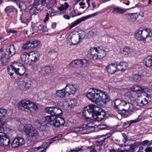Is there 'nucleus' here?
I'll list each match as a JSON object with an SVG mask.
<instances>
[{
	"mask_svg": "<svg viewBox=\"0 0 152 152\" xmlns=\"http://www.w3.org/2000/svg\"><path fill=\"white\" fill-rule=\"evenodd\" d=\"M107 72L111 74H113L117 71V68L113 64H110L106 68Z\"/></svg>",
	"mask_w": 152,
	"mask_h": 152,
	"instance_id": "26",
	"label": "nucleus"
},
{
	"mask_svg": "<svg viewBox=\"0 0 152 152\" xmlns=\"http://www.w3.org/2000/svg\"><path fill=\"white\" fill-rule=\"evenodd\" d=\"M76 104L74 100H71L67 102H66L64 106L67 107L69 109L73 108L75 105Z\"/></svg>",
	"mask_w": 152,
	"mask_h": 152,
	"instance_id": "35",
	"label": "nucleus"
},
{
	"mask_svg": "<svg viewBox=\"0 0 152 152\" xmlns=\"http://www.w3.org/2000/svg\"><path fill=\"white\" fill-rule=\"evenodd\" d=\"M49 18V14L48 13H47L46 14V17H45V19L43 21L44 22H46L48 20Z\"/></svg>",
	"mask_w": 152,
	"mask_h": 152,
	"instance_id": "57",
	"label": "nucleus"
},
{
	"mask_svg": "<svg viewBox=\"0 0 152 152\" xmlns=\"http://www.w3.org/2000/svg\"><path fill=\"white\" fill-rule=\"evenodd\" d=\"M68 38L69 39H70L69 41H71L72 44L73 45L78 44L80 41L78 38V36L75 34H73L72 36L69 35Z\"/></svg>",
	"mask_w": 152,
	"mask_h": 152,
	"instance_id": "24",
	"label": "nucleus"
},
{
	"mask_svg": "<svg viewBox=\"0 0 152 152\" xmlns=\"http://www.w3.org/2000/svg\"><path fill=\"white\" fill-rule=\"evenodd\" d=\"M104 136V135H98L97 136L96 138L98 139L99 140L97 141L96 142V145L97 146H102L103 143H104V138H103V139L102 140L100 139L102 137H103Z\"/></svg>",
	"mask_w": 152,
	"mask_h": 152,
	"instance_id": "33",
	"label": "nucleus"
},
{
	"mask_svg": "<svg viewBox=\"0 0 152 152\" xmlns=\"http://www.w3.org/2000/svg\"><path fill=\"white\" fill-rule=\"evenodd\" d=\"M70 15L72 17H74L76 16V10H75L72 11L70 13Z\"/></svg>",
	"mask_w": 152,
	"mask_h": 152,
	"instance_id": "53",
	"label": "nucleus"
},
{
	"mask_svg": "<svg viewBox=\"0 0 152 152\" xmlns=\"http://www.w3.org/2000/svg\"><path fill=\"white\" fill-rule=\"evenodd\" d=\"M132 105L125 101L120 99H117L114 102V107L117 111H122V113L125 114L129 112L132 111L131 107Z\"/></svg>",
	"mask_w": 152,
	"mask_h": 152,
	"instance_id": "4",
	"label": "nucleus"
},
{
	"mask_svg": "<svg viewBox=\"0 0 152 152\" xmlns=\"http://www.w3.org/2000/svg\"><path fill=\"white\" fill-rule=\"evenodd\" d=\"M16 52V49L14 45L8 46L5 51L1 55L0 59L2 65L3 66L7 65L10 61V58L14 55Z\"/></svg>",
	"mask_w": 152,
	"mask_h": 152,
	"instance_id": "3",
	"label": "nucleus"
},
{
	"mask_svg": "<svg viewBox=\"0 0 152 152\" xmlns=\"http://www.w3.org/2000/svg\"><path fill=\"white\" fill-rule=\"evenodd\" d=\"M18 6L20 11H23L24 12H27V7L25 4L23 2L20 3L19 4Z\"/></svg>",
	"mask_w": 152,
	"mask_h": 152,
	"instance_id": "40",
	"label": "nucleus"
},
{
	"mask_svg": "<svg viewBox=\"0 0 152 152\" xmlns=\"http://www.w3.org/2000/svg\"><path fill=\"white\" fill-rule=\"evenodd\" d=\"M79 60H75L72 61L69 64V67L72 68L76 67L79 65Z\"/></svg>",
	"mask_w": 152,
	"mask_h": 152,
	"instance_id": "43",
	"label": "nucleus"
},
{
	"mask_svg": "<svg viewBox=\"0 0 152 152\" xmlns=\"http://www.w3.org/2000/svg\"><path fill=\"white\" fill-rule=\"evenodd\" d=\"M151 99L150 95L147 94L145 97L142 99L137 100L136 102V105L141 107L145 105L150 102Z\"/></svg>",
	"mask_w": 152,
	"mask_h": 152,
	"instance_id": "13",
	"label": "nucleus"
},
{
	"mask_svg": "<svg viewBox=\"0 0 152 152\" xmlns=\"http://www.w3.org/2000/svg\"><path fill=\"white\" fill-rule=\"evenodd\" d=\"M69 5L67 3L65 2L64 4H62L59 7V10L61 11L64 10H66L69 7Z\"/></svg>",
	"mask_w": 152,
	"mask_h": 152,
	"instance_id": "45",
	"label": "nucleus"
},
{
	"mask_svg": "<svg viewBox=\"0 0 152 152\" xmlns=\"http://www.w3.org/2000/svg\"><path fill=\"white\" fill-rule=\"evenodd\" d=\"M45 0H34V4L37 6H42L45 4Z\"/></svg>",
	"mask_w": 152,
	"mask_h": 152,
	"instance_id": "38",
	"label": "nucleus"
},
{
	"mask_svg": "<svg viewBox=\"0 0 152 152\" xmlns=\"http://www.w3.org/2000/svg\"><path fill=\"white\" fill-rule=\"evenodd\" d=\"M144 148L142 146L140 147L138 151V152H143L142 151H141V150H143L144 149Z\"/></svg>",
	"mask_w": 152,
	"mask_h": 152,
	"instance_id": "64",
	"label": "nucleus"
},
{
	"mask_svg": "<svg viewBox=\"0 0 152 152\" xmlns=\"http://www.w3.org/2000/svg\"><path fill=\"white\" fill-rule=\"evenodd\" d=\"M22 48L24 50L32 48L30 40L27 41L25 43L23 44L22 46Z\"/></svg>",
	"mask_w": 152,
	"mask_h": 152,
	"instance_id": "37",
	"label": "nucleus"
},
{
	"mask_svg": "<svg viewBox=\"0 0 152 152\" xmlns=\"http://www.w3.org/2000/svg\"><path fill=\"white\" fill-rule=\"evenodd\" d=\"M149 142V141L148 140H146L141 142V144L145 145L146 144L147 145Z\"/></svg>",
	"mask_w": 152,
	"mask_h": 152,
	"instance_id": "56",
	"label": "nucleus"
},
{
	"mask_svg": "<svg viewBox=\"0 0 152 152\" xmlns=\"http://www.w3.org/2000/svg\"><path fill=\"white\" fill-rule=\"evenodd\" d=\"M134 80L136 82L140 81L142 78V76L141 75L135 74L133 76Z\"/></svg>",
	"mask_w": 152,
	"mask_h": 152,
	"instance_id": "46",
	"label": "nucleus"
},
{
	"mask_svg": "<svg viewBox=\"0 0 152 152\" xmlns=\"http://www.w3.org/2000/svg\"><path fill=\"white\" fill-rule=\"evenodd\" d=\"M97 110V112L95 113L94 115L93 119L94 121H101L104 118V114H102V116L101 113L99 112V108L98 107V109H96Z\"/></svg>",
	"mask_w": 152,
	"mask_h": 152,
	"instance_id": "23",
	"label": "nucleus"
},
{
	"mask_svg": "<svg viewBox=\"0 0 152 152\" xmlns=\"http://www.w3.org/2000/svg\"><path fill=\"white\" fill-rule=\"evenodd\" d=\"M74 150L75 152L79 151H81V150H82V147L77 148H76L75 149H74Z\"/></svg>",
	"mask_w": 152,
	"mask_h": 152,
	"instance_id": "61",
	"label": "nucleus"
},
{
	"mask_svg": "<svg viewBox=\"0 0 152 152\" xmlns=\"http://www.w3.org/2000/svg\"><path fill=\"white\" fill-rule=\"evenodd\" d=\"M97 15V13H94L91 15H89L88 16L82 17L80 18L79 19L72 23V25H71L70 27V28H71L74 27V26L79 24L82 21L85 20H86L88 18H90L92 17L96 16Z\"/></svg>",
	"mask_w": 152,
	"mask_h": 152,
	"instance_id": "15",
	"label": "nucleus"
},
{
	"mask_svg": "<svg viewBox=\"0 0 152 152\" xmlns=\"http://www.w3.org/2000/svg\"><path fill=\"white\" fill-rule=\"evenodd\" d=\"M30 41L32 48H35L37 47L39 43V41L35 39L30 40Z\"/></svg>",
	"mask_w": 152,
	"mask_h": 152,
	"instance_id": "44",
	"label": "nucleus"
},
{
	"mask_svg": "<svg viewBox=\"0 0 152 152\" xmlns=\"http://www.w3.org/2000/svg\"><path fill=\"white\" fill-rule=\"evenodd\" d=\"M34 124L38 130L41 133L39 136L42 137L45 132V128L47 126V123L46 121L45 120V121H42L40 119H37L34 121Z\"/></svg>",
	"mask_w": 152,
	"mask_h": 152,
	"instance_id": "9",
	"label": "nucleus"
},
{
	"mask_svg": "<svg viewBox=\"0 0 152 152\" xmlns=\"http://www.w3.org/2000/svg\"><path fill=\"white\" fill-rule=\"evenodd\" d=\"M34 129L31 124H27L24 125L23 128V130L24 132L27 135Z\"/></svg>",
	"mask_w": 152,
	"mask_h": 152,
	"instance_id": "27",
	"label": "nucleus"
},
{
	"mask_svg": "<svg viewBox=\"0 0 152 152\" xmlns=\"http://www.w3.org/2000/svg\"><path fill=\"white\" fill-rule=\"evenodd\" d=\"M75 35L78 36V38L80 41L83 39L85 37V32L82 31H78V33Z\"/></svg>",
	"mask_w": 152,
	"mask_h": 152,
	"instance_id": "42",
	"label": "nucleus"
},
{
	"mask_svg": "<svg viewBox=\"0 0 152 152\" xmlns=\"http://www.w3.org/2000/svg\"><path fill=\"white\" fill-rule=\"evenodd\" d=\"M7 115V112L6 110L3 108H0V129L3 125L1 118L6 117Z\"/></svg>",
	"mask_w": 152,
	"mask_h": 152,
	"instance_id": "25",
	"label": "nucleus"
},
{
	"mask_svg": "<svg viewBox=\"0 0 152 152\" xmlns=\"http://www.w3.org/2000/svg\"><path fill=\"white\" fill-rule=\"evenodd\" d=\"M51 70L50 67L46 66L41 69L40 71V73L42 75H46L51 72Z\"/></svg>",
	"mask_w": 152,
	"mask_h": 152,
	"instance_id": "28",
	"label": "nucleus"
},
{
	"mask_svg": "<svg viewBox=\"0 0 152 152\" xmlns=\"http://www.w3.org/2000/svg\"><path fill=\"white\" fill-rule=\"evenodd\" d=\"M147 32L143 30L139 29L134 32L135 38L138 40L145 41L147 37Z\"/></svg>",
	"mask_w": 152,
	"mask_h": 152,
	"instance_id": "11",
	"label": "nucleus"
},
{
	"mask_svg": "<svg viewBox=\"0 0 152 152\" xmlns=\"http://www.w3.org/2000/svg\"><path fill=\"white\" fill-rule=\"evenodd\" d=\"M104 92L101 90L91 88L87 93L86 96L89 99H91L94 103L101 106H103L104 104L103 95Z\"/></svg>",
	"mask_w": 152,
	"mask_h": 152,
	"instance_id": "1",
	"label": "nucleus"
},
{
	"mask_svg": "<svg viewBox=\"0 0 152 152\" xmlns=\"http://www.w3.org/2000/svg\"><path fill=\"white\" fill-rule=\"evenodd\" d=\"M45 110L46 112L51 115V116H54V117L56 116H61L62 115V111L58 107H49L46 108Z\"/></svg>",
	"mask_w": 152,
	"mask_h": 152,
	"instance_id": "10",
	"label": "nucleus"
},
{
	"mask_svg": "<svg viewBox=\"0 0 152 152\" xmlns=\"http://www.w3.org/2000/svg\"><path fill=\"white\" fill-rule=\"evenodd\" d=\"M56 23H53L52 24L51 27L53 28H54L56 27Z\"/></svg>",
	"mask_w": 152,
	"mask_h": 152,
	"instance_id": "63",
	"label": "nucleus"
},
{
	"mask_svg": "<svg viewBox=\"0 0 152 152\" xmlns=\"http://www.w3.org/2000/svg\"><path fill=\"white\" fill-rule=\"evenodd\" d=\"M145 65L148 67L152 66V63L150 58H147L145 60Z\"/></svg>",
	"mask_w": 152,
	"mask_h": 152,
	"instance_id": "47",
	"label": "nucleus"
},
{
	"mask_svg": "<svg viewBox=\"0 0 152 152\" xmlns=\"http://www.w3.org/2000/svg\"><path fill=\"white\" fill-rule=\"evenodd\" d=\"M130 148H129V150L131 152H134L135 150V147L134 146L133 144H131L129 145Z\"/></svg>",
	"mask_w": 152,
	"mask_h": 152,
	"instance_id": "52",
	"label": "nucleus"
},
{
	"mask_svg": "<svg viewBox=\"0 0 152 152\" xmlns=\"http://www.w3.org/2000/svg\"><path fill=\"white\" fill-rule=\"evenodd\" d=\"M125 95L127 96L128 98H130V99H132L133 98V94L130 91H128L125 93Z\"/></svg>",
	"mask_w": 152,
	"mask_h": 152,
	"instance_id": "49",
	"label": "nucleus"
},
{
	"mask_svg": "<svg viewBox=\"0 0 152 152\" xmlns=\"http://www.w3.org/2000/svg\"><path fill=\"white\" fill-rule=\"evenodd\" d=\"M18 87L21 89L28 88L32 86L31 81L29 79L24 80L20 81L18 82Z\"/></svg>",
	"mask_w": 152,
	"mask_h": 152,
	"instance_id": "12",
	"label": "nucleus"
},
{
	"mask_svg": "<svg viewBox=\"0 0 152 152\" xmlns=\"http://www.w3.org/2000/svg\"><path fill=\"white\" fill-rule=\"evenodd\" d=\"M110 98L109 95L105 93V104L107 103L110 100Z\"/></svg>",
	"mask_w": 152,
	"mask_h": 152,
	"instance_id": "48",
	"label": "nucleus"
},
{
	"mask_svg": "<svg viewBox=\"0 0 152 152\" xmlns=\"http://www.w3.org/2000/svg\"><path fill=\"white\" fill-rule=\"evenodd\" d=\"M18 107L28 113H34L38 109L37 106L31 102L24 99L18 103Z\"/></svg>",
	"mask_w": 152,
	"mask_h": 152,
	"instance_id": "5",
	"label": "nucleus"
},
{
	"mask_svg": "<svg viewBox=\"0 0 152 152\" xmlns=\"http://www.w3.org/2000/svg\"><path fill=\"white\" fill-rule=\"evenodd\" d=\"M29 54L30 57L31 63V62H35L39 60L40 56L37 51H32L29 53Z\"/></svg>",
	"mask_w": 152,
	"mask_h": 152,
	"instance_id": "19",
	"label": "nucleus"
},
{
	"mask_svg": "<svg viewBox=\"0 0 152 152\" xmlns=\"http://www.w3.org/2000/svg\"><path fill=\"white\" fill-rule=\"evenodd\" d=\"M126 18L128 21L134 22L137 20L139 17V14L135 13H126Z\"/></svg>",
	"mask_w": 152,
	"mask_h": 152,
	"instance_id": "21",
	"label": "nucleus"
},
{
	"mask_svg": "<svg viewBox=\"0 0 152 152\" xmlns=\"http://www.w3.org/2000/svg\"><path fill=\"white\" fill-rule=\"evenodd\" d=\"M103 52V50H98L96 48H91L88 51L87 55L88 58L95 60L103 58L104 56V54L102 53Z\"/></svg>",
	"mask_w": 152,
	"mask_h": 152,
	"instance_id": "8",
	"label": "nucleus"
},
{
	"mask_svg": "<svg viewBox=\"0 0 152 152\" xmlns=\"http://www.w3.org/2000/svg\"><path fill=\"white\" fill-rule=\"evenodd\" d=\"M98 107L95 105L90 104L89 106L85 107L83 112V115L85 117L86 119L88 121H90L93 119L94 114L97 112L96 110Z\"/></svg>",
	"mask_w": 152,
	"mask_h": 152,
	"instance_id": "7",
	"label": "nucleus"
},
{
	"mask_svg": "<svg viewBox=\"0 0 152 152\" xmlns=\"http://www.w3.org/2000/svg\"><path fill=\"white\" fill-rule=\"evenodd\" d=\"M10 142V139L7 136L2 132L0 133V145L2 146H7Z\"/></svg>",
	"mask_w": 152,
	"mask_h": 152,
	"instance_id": "14",
	"label": "nucleus"
},
{
	"mask_svg": "<svg viewBox=\"0 0 152 152\" xmlns=\"http://www.w3.org/2000/svg\"><path fill=\"white\" fill-rule=\"evenodd\" d=\"M120 50L122 53L125 55H129L131 52L130 48L128 47H126L124 48H122Z\"/></svg>",
	"mask_w": 152,
	"mask_h": 152,
	"instance_id": "36",
	"label": "nucleus"
},
{
	"mask_svg": "<svg viewBox=\"0 0 152 152\" xmlns=\"http://www.w3.org/2000/svg\"><path fill=\"white\" fill-rule=\"evenodd\" d=\"M81 129L82 131V134H86L87 133L86 132H84L85 131H88L90 130L91 128H94V126L92 125V124L91 123H88L87 124H84L80 126Z\"/></svg>",
	"mask_w": 152,
	"mask_h": 152,
	"instance_id": "22",
	"label": "nucleus"
},
{
	"mask_svg": "<svg viewBox=\"0 0 152 152\" xmlns=\"http://www.w3.org/2000/svg\"><path fill=\"white\" fill-rule=\"evenodd\" d=\"M112 134L111 133H107L106 134H105V139L106 138H107L108 137H111L112 136Z\"/></svg>",
	"mask_w": 152,
	"mask_h": 152,
	"instance_id": "60",
	"label": "nucleus"
},
{
	"mask_svg": "<svg viewBox=\"0 0 152 152\" xmlns=\"http://www.w3.org/2000/svg\"><path fill=\"white\" fill-rule=\"evenodd\" d=\"M40 134L39 135V133H38L37 131L35 129H33L28 135V139L30 141L33 142L34 141L37 139L38 136H39L41 134V133L40 132Z\"/></svg>",
	"mask_w": 152,
	"mask_h": 152,
	"instance_id": "17",
	"label": "nucleus"
},
{
	"mask_svg": "<svg viewBox=\"0 0 152 152\" xmlns=\"http://www.w3.org/2000/svg\"><path fill=\"white\" fill-rule=\"evenodd\" d=\"M24 143V140L23 138H15L11 143V146L12 148H17L22 145Z\"/></svg>",
	"mask_w": 152,
	"mask_h": 152,
	"instance_id": "16",
	"label": "nucleus"
},
{
	"mask_svg": "<svg viewBox=\"0 0 152 152\" xmlns=\"http://www.w3.org/2000/svg\"><path fill=\"white\" fill-rule=\"evenodd\" d=\"M8 74L12 79H15L16 74L21 76L25 72V68L22 64L20 63H14L10 66L7 68Z\"/></svg>",
	"mask_w": 152,
	"mask_h": 152,
	"instance_id": "2",
	"label": "nucleus"
},
{
	"mask_svg": "<svg viewBox=\"0 0 152 152\" xmlns=\"http://www.w3.org/2000/svg\"><path fill=\"white\" fill-rule=\"evenodd\" d=\"M82 150H86L88 149V146H82Z\"/></svg>",
	"mask_w": 152,
	"mask_h": 152,
	"instance_id": "62",
	"label": "nucleus"
},
{
	"mask_svg": "<svg viewBox=\"0 0 152 152\" xmlns=\"http://www.w3.org/2000/svg\"><path fill=\"white\" fill-rule=\"evenodd\" d=\"M116 67L118 70H121L122 71H124L126 69H124V67L126 65V64L125 62H121L119 63L116 64Z\"/></svg>",
	"mask_w": 152,
	"mask_h": 152,
	"instance_id": "32",
	"label": "nucleus"
},
{
	"mask_svg": "<svg viewBox=\"0 0 152 152\" xmlns=\"http://www.w3.org/2000/svg\"><path fill=\"white\" fill-rule=\"evenodd\" d=\"M14 10L15 9L14 7L11 6H9L5 8V11L7 14V15L9 16V14L11 12H13Z\"/></svg>",
	"mask_w": 152,
	"mask_h": 152,
	"instance_id": "41",
	"label": "nucleus"
},
{
	"mask_svg": "<svg viewBox=\"0 0 152 152\" xmlns=\"http://www.w3.org/2000/svg\"><path fill=\"white\" fill-rule=\"evenodd\" d=\"M140 120V119L138 118L137 119L127 121L124 123V124L123 126V128H126L128 127L132 124L139 121Z\"/></svg>",
	"mask_w": 152,
	"mask_h": 152,
	"instance_id": "31",
	"label": "nucleus"
},
{
	"mask_svg": "<svg viewBox=\"0 0 152 152\" xmlns=\"http://www.w3.org/2000/svg\"><path fill=\"white\" fill-rule=\"evenodd\" d=\"M44 28V27L43 25L40 24L39 27V29L40 30H42L43 32H44L45 31Z\"/></svg>",
	"mask_w": 152,
	"mask_h": 152,
	"instance_id": "58",
	"label": "nucleus"
},
{
	"mask_svg": "<svg viewBox=\"0 0 152 152\" xmlns=\"http://www.w3.org/2000/svg\"><path fill=\"white\" fill-rule=\"evenodd\" d=\"M39 30V27L37 26H34L32 27V30L34 33L37 32Z\"/></svg>",
	"mask_w": 152,
	"mask_h": 152,
	"instance_id": "51",
	"label": "nucleus"
},
{
	"mask_svg": "<svg viewBox=\"0 0 152 152\" xmlns=\"http://www.w3.org/2000/svg\"><path fill=\"white\" fill-rule=\"evenodd\" d=\"M29 54L23 53L20 56V59L21 62L26 64H30L31 60L29 58Z\"/></svg>",
	"mask_w": 152,
	"mask_h": 152,
	"instance_id": "20",
	"label": "nucleus"
},
{
	"mask_svg": "<svg viewBox=\"0 0 152 152\" xmlns=\"http://www.w3.org/2000/svg\"><path fill=\"white\" fill-rule=\"evenodd\" d=\"M83 73L81 72L78 73H77V79L79 80H80L83 78V77L82 76Z\"/></svg>",
	"mask_w": 152,
	"mask_h": 152,
	"instance_id": "54",
	"label": "nucleus"
},
{
	"mask_svg": "<svg viewBox=\"0 0 152 152\" xmlns=\"http://www.w3.org/2000/svg\"><path fill=\"white\" fill-rule=\"evenodd\" d=\"M79 65L83 68H85L88 67L89 65V62L86 59L79 60Z\"/></svg>",
	"mask_w": 152,
	"mask_h": 152,
	"instance_id": "29",
	"label": "nucleus"
},
{
	"mask_svg": "<svg viewBox=\"0 0 152 152\" xmlns=\"http://www.w3.org/2000/svg\"><path fill=\"white\" fill-rule=\"evenodd\" d=\"M113 11L116 14H121L125 12L126 10L122 8L116 7L114 8Z\"/></svg>",
	"mask_w": 152,
	"mask_h": 152,
	"instance_id": "39",
	"label": "nucleus"
},
{
	"mask_svg": "<svg viewBox=\"0 0 152 152\" xmlns=\"http://www.w3.org/2000/svg\"><path fill=\"white\" fill-rule=\"evenodd\" d=\"M123 137L125 139V141H124V143H126L128 140V137L126 136L125 133H123L122 134Z\"/></svg>",
	"mask_w": 152,
	"mask_h": 152,
	"instance_id": "55",
	"label": "nucleus"
},
{
	"mask_svg": "<svg viewBox=\"0 0 152 152\" xmlns=\"http://www.w3.org/2000/svg\"><path fill=\"white\" fill-rule=\"evenodd\" d=\"M56 96L58 97L61 98L64 97L66 94L65 88L63 89L56 91Z\"/></svg>",
	"mask_w": 152,
	"mask_h": 152,
	"instance_id": "30",
	"label": "nucleus"
},
{
	"mask_svg": "<svg viewBox=\"0 0 152 152\" xmlns=\"http://www.w3.org/2000/svg\"><path fill=\"white\" fill-rule=\"evenodd\" d=\"M131 90L134 91H140L142 93H143L145 91L144 88L137 85H134L132 87Z\"/></svg>",
	"mask_w": 152,
	"mask_h": 152,
	"instance_id": "34",
	"label": "nucleus"
},
{
	"mask_svg": "<svg viewBox=\"0 0 152 152\" xmlns=\"http://www.w3.org/2000/svg\"><path fill=\"white\" fill-rule=\"evenodd\" d=\"M133 145H134L135 148L136 147H137L140 145H141V143L138 142H136L133 144Z\"/></svg>",
	"mask_w": 152,
	"mask_h": 152,
	"instance_id": "59",
	"label": "nucleus"
},
{
	"mask_svg": "<svg viewBox=\"0 0 152 152\" xmlns=\"http://www.w3.org/2000/svg\"><path fill=\"white\" fill-rule=\"evenodd\" d=\"M74 132L77 134H78L79 132H81L82 133V131L81 129L80 126V127L75 128L74 131Z\"/></svg>",
	"mask_w": 152,
	"mask_h": 152,
	"instance_id": "50",
	"label": "nucleus"
},
{
	"mask_svg": "<svg viewBox=\"0 0 152 152\" xmlns=\"http://www.w3.org/2000/svg\"><path fill=\"white\" fill-rule=\"evenodd\" d=\"M45 119L47 123L57 127L63 126L65 123L64 119L62 117L56 118L52 116H47L45 117Z\"/></svg>",
	"mask_w": 152,
	"mask_h": 152,
	"instance_id": "6",
	"label": "nucleus"
},
{
	"mask_svg": "<svg viewBox=\"0 0 152 152\" xmlns=\"http://www.w3.org/2000/svg\"><path fill=\"white\" fill-rule=\"evenodd\" d=\"M66 94L68 95L75 94L76 91V88L74 85H68L67 84L65 87Z\"/></svg>",
	"mask_w": 152,
	"mask_h": 152,
	"instance_id": "18",
	"label": "nucleus"
}]
</instances>
